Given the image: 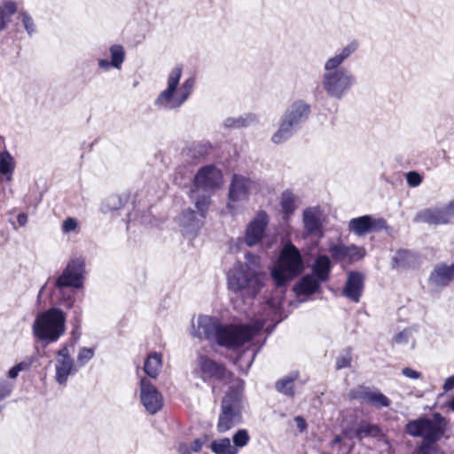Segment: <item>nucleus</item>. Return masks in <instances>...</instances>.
<instances>
[{
    "label": "nucleus",
    "mask_w": 454,
    "mask_h": 454,
    "mask_svg": "<svg viewBox=\"0 0 454 454\" xmlns=\"http://www.w3.org/2000/svg\"><path fill=\"white\" fill-rule=\"evenodd\" d=\"M358 48V41L352 40L334 55L328 58L324 63L321 87L330 98L342 100L356 84V76L350 70L342 67L341 65L348 59Z\"/></svg>",
    "instance_id": "1"
},
{
    "label": "nucleus",
    "mask_w": 454,
    "mask_h": 454,
    "mask_svg": "<svg viewBox=\"0 0 454 454\" xmlns=\"http://www.w3.org/2000/svg\"><path fill=\"white\" fill-rule=\"evenodd\" d=\"M182 71L183 68L179 65L170 71L167 81L168 86L155 99V107L165 111L176 110L189 98L195 86V79L193 77L187 78L177 90Z\"/></svg>",
    "instance_id": "2"
},
{
    "label": "nucleus",
    "mask_w": 454,
    "mask_h": 454,
    "mask_svg": "<svg viewBox=\"0 0 454 454\" xmlns=\"http://www.w3.org/2000/svg\"><path fill=\"white\" fill-rule=\"evenodd\" d=\"M311 112L310 104L304 99L294 100L282 114L278 128L271 137L272 143L280 145L289 140L308 121Z\"/></svg>",
    "instance_id": "3"
},
{
    "label": "nucleus",
    "mask_w": 454,
    "mask_h": 454,
    "mask_svg": "<svg viewBox=\"0 0 454 454\" xmlns=\"http://www.w3.org/2000/svg\"><path fill=\"white\" fill-rule=\"evenodd\" d=\"M244 382L239 380L231 386L221 402V410L216 424L219 434H225L243 421Z\"/></svg>",
    "instance_id": "4"
},
{
    "label": "nucleus",
    "mask_w": 454,
    "mask_h": 454,
    "mask_svg": "<svg viewBox=\"0 0 454 454\" xmlns=\"http://www.w3.org/2000/svg\"><path fill=\"white\" fill-rule=\"evenodd\" d=\"M66 313L59 308H50L39 313L33 323L32 332L43 348L54 343L66 332Z\"/></svg>",
    "instance_id": "5"
},
{
    "label": "nucleus",
    "mask_w": 454,
    "mask_h": 454,
    "mask_svg": "<svg viewBox=\"0 0 454 454\" xmlns=\"http://www.w3.org/2000/svg\"><path fill=\"white\" fill-rule=\"evenodd\" d=\"M266 278L263 271H254L238 262L227 272V286L235 294L254 298L264 286Z\"/></svg>",
    "instance_id": "6"
},
{
    "label": "nucleus",
    "mask_w": 454,
    "mask_h": 454,
    "mask_svg": "<svg viewBox=\"0 0 454 454\" xmlns=\"http://www.w3.org/2000/svg\"><path fill=\"white\" fill-rule=\"evenodd\" d=\"M303 260L299 249L291 242L282 248L270 276L278 287L285 286L303 271Z\"/></svg>",
    "instance_id": "7"
},
{
    "label": "nucleus",
    "mask_w": 454,
    "mask_h": 454,
    "mask_svg": "<svg viewBox=\"0 0 454 454\" xmlns=\"http://www.w3.org/2000/svg\"><path fill=\"white\" fill-rule=\"evenodd\" d=\"M447 426L446 419L441 413L434 412L432 419L422 416L410 420L405 425V432L412 437H421L436 444L443 437Z\"/></svg>",
    "instance_id": "8"
},
{
    "label": "nucleus",
    "mask_w": 454,
    "mask_h": 454,
    "mask_svg": "<svg viewBox=\"0 0 454 454\" xmlns=\"http://www.w3.org/2000/svg\"><path fill=\"white\" fill-rule=\"evenodd\" d=\"M194 206L196 210L187 208L182 212L178 223L184 236L194 239L204 224L210 204L209 194H200L196 198Z\"/></svg>",
    "instance_id": "9"
},
{
    "label": "nucleus",
    "mask_w": 454,
    "mask_h": 454,
    "mask_svg": "<svg viewBox=\"0 0 454 454\" xmlns=\"http://www.w3.org/2000/svg\"><path fill=\"white\" fill-rule=\"evenodd\" d=\"M260 329L248 325H221L215 342L227 349H237L253 340Z\"/></svg>",
    "instance_id": "10"
},
{
    "label": "nucleus",
    "mask_w": 454,
    "mask_h": 454,
    "mask_svg": "<svg viewBox=\"0 0 454 454\" xmlns=\"http://www.w3.org/2000/svg\"><path fill=\"white\" fill-rule=\"evenodd\" d=\"M223 184V173L215 165L209 164L201 167L193 178V187L191 190L192 198H196L202 190V194H209Z\"/></svg>",
    "instance_id": "11"
},
{
    "label": "nucleus",
    "mask_w": 454,
    "mask_h": 454,
    "mask_svg": "<svg viewBox=\"0 0 454 454\" xmlns=\"http://www.w3.org/2000/svg\"><path fill=\"white\" fill-rule=\"evenodd\" d=\"M454 220V200L442 207L423 208L413 217L415 223H427L429 225H446Z\"/></svg>",
    "instance_id": "12"
},
{
    "label": "nucleus",
    "mask_w": 454,
    "mask_h": 454,
    "mask_svg": "<svg viewBox=\"0 0 454 454\" xmlns=\"http://www.w3.org/2000/svg\"><path fill=\"white\" fill-rule=\"evenodd\" d=\"M85 263L81 258H74L68 262L61 274L55 281V287L62 289L72 287L80 289L83 286Z\"/></svg>",
    "instance_id": "13"
},
{
    "label": "nucleus",
    "mask_w": 454,
    "mask_h": 454,
    "mask_svg": "<svg viewBox=\"0 0 454 454\" xmlns=\"http://www.w3.org/2000/svg\"><path fill=\"white\" fill-rule=\"evenodd\" d=\"M197 362L199 369L192 371V374H200L204 382H208L209 380L222 381L225 380L228 372L223 364L217 363L204 355H200Z\"/></svg>",
    "instance_id": "14"
},
{
    "label": "nucleus",
    "mask_w": 454,
    "mask_h": 454,
    "mask_svg": "<svg viewBox=\"0 0 454 454\" xmlns=\"http://www.w3.org/2000/svg\"><path fill=\"white\" fill-rule=\"evenodd\" d=\"M140 399L145 410L150 414L157 413L163 406L161 394L149 379L140 380Z\"/></svg>",
    "instance_id": "15"
},
{
    "label": "nucleus",
    "mask_w": 454,
    "mask_h": 454,
    "mask_svg": "<svg viewBox=\"0 0 454 454\" xmlns=\"http://www.w3.org/2000/svg\"><path fill=\"white\" fill-rule=\"evenodd\" d=\"M349 396L352 399L370 404L376 409L389 407L391 404V401L387 395L378 389H372L366 386H359L357 388L352 389Z\"/></svg>",
    "instance_id": "16"
},
{
    "label": "nucleus",
    "mask_w": 454,
    "mask_h": 454,
    "mask_svg": "<svg viewBox=\"0 0 454 454\" xmlns=\"http://www.w3.org/2000/svg\"><path fill=\"white\" fill-rule=\"evenodd\" d=\"M268 223V214L263 210L259 211L247 226L245 233L247 246L252 247L262 241Z\"/></svg>",
    "instance_id": "17"
},
{
    "label": "nucleus",
    "mask_w": 454,
    "mask_h": 454,
    "mask_svg": "<svg viewBox=\"0 0 454 454\" xmlns=\"http://www.w3.org/2000/svg\"><path fill=\"white\" fill-rule=\"evenodd\" d=\"M329 253L335 262H347L352 264L364 256L362 247L355 245L346 246L341 243H332L329 246Z\"/></svg>",
    "instance_id": "18"
},
{
    "label": "nucleus",
    "mask_w": 454,
    "mask_h": 454,
    "mask_svg": "<svg viewBox=\"0 0 454 454\" xmlns=\"http://www.w3.org/2000/svg\"><path fill=\"white\" fill-rule=\"evenodd\" d=\"M221 325V323L215 320L213 317L201 315L199 316L197 319V325L192 324L191 334L194 338L215 341L218 334L217 332Z\"/></svg>",
    "instance_id": "19"
},
{
    "label": "nucleus",
    "mask_w": 454,
    "mask_h": 454,
    "mask_svg": "<svg viewBox=\"0 0 454 454\" xmlns=\"http://www.w3.org/2000/svg\"><path fill=\"white\" fill-rule=\"evenodd\" d=\"M55 369L56 381L60 385L65 384L74 369V361L70 356L68 346L67 344L63 345L57 351Z\"/></svg>",
    "instance_id": "20"
},
{
    "label": "nucleus",
    "mask_w": 454,
    "mask_h": 454,
    "mask_svg": "<svg viewBox=\"0 0 454 454\" xmlns=\"http://www.w3.org/2000/svg\"><path fill=\"white\" fill-rule=\"evenodd\" d=\"M364 288V275L359 271L349 270L342 290V295L353 302H359Z\"/></svg>",
    "instance_id": "21"
},
{
    "label": "nucleus",
    "mask_w": 454,
    "mask_h": 454,
    "mask_svg": "<svg viewBox=\"0 0 454 454\" xmlns=\"http://www.w3.org/2000/svg\"><path fill=\"white\" fill-rule=\"evenodd\" d=\"M252 181L242 176L234 174L229 187L228 197L232 202L244 201L248 199Z\"/></svg>",
    "instance_id": "22"
},
{
    "label": "nucleus",
    "mask_w": 454,
    "mask_h": 454,
    "mask_svg": "<svg viewBox=\"0 0 454 454\" xmlns=\"http://www.w3.org/2000/svg\"><path fill=\"white\" fill-rule=\"evenodd\" d=\"M429 283L438 287H445L454 280V264L440 263L434 266L429 276Z\"/></svg>",
    "instance_id": "23"
},
{
    "label": "nucleus",
    "mask_w": 454,
    "mask_h": 454,
    "mask_svg": "<svg viewBox=\"0 0 454 454\" xmlns=\"http://www.w3.org/2000/svg\"><path fill=\"white\" fill-rule=\"evenodd\" d=\"M302 222L307 234L323 235L320 210L317 207L305 208L302 213Z\"/></svg>",
    "instance_id": "24"
},
{
    "label": "nucleus",
    "mask_w": 454,
    "mask_h": 454,
    "mask_svg": "<svg viewBox=\"0 0 454 454\" xmlns=\"http://www.w3.org/2000/svg\"><path fill=\"white\" fill-rule=\"evenodd\" d=\"M354 437L359 441L365 438H374L378 441L385 439L383 430L376 424H372L366 420H361L354 430Z\"/></svg>",
    "instance_id": "25"
},
{
    "label": "nucleus",
    "mask_w": 454,
    "mask_h": 454,
    "mask_svg": "<svg viewBox=\"0 0 454 454\" xmlns=\"http://www.w3.org/2000/svg\"><path fill=\"white\" fill-rule=\"evenodd\" d=\"M332 263L330 258L325 255H318L311 267V276L319 281L326 282L330 278Z\"/></svg>",
    "instance_id": "26"
},
{
    "label": "nucleus",
    "mask_w": 454,
    "mask_h": 454,
    "mask_svg": "<svg viewBox=\"0 0 454 454\" xmlns=\"http://www.w3.org/2000/svg\"><path fill=\"white\" fill-rule=\"evenodd\" d=\"M321 281L311 275L303 276L294 287L297 295H311L320 290Z\"/></svg>",
    "instance_id": "27"
},
{
    "label": "nucleus",
    "mask_w": 454,
    "mask_h": 454,
    "mask_svg": "<svg viewBox=\"0 0 454 454\" xmlns=\"http://www.w3.org/2000/svg\"><path fill=\"white\" fill-rule=\"evenodd\" d=\"M298 378V372H292L288 375L284 376L276 382V390L286 396L294 397L295 395L294 381Z\"/></svg>",
    "instance_id": "28"
},
{
    "label": "nucleus",
    "mask_w": 454,
    "mask_h": 454,
    "mask_svg": "<svg viewBox=\"0 0 454 454\" xmlns=\"http://www.w3.org/2000/svg\"><path fill=\"white\" fill-rule=\"evenodd\" d=\"M129 200V194H112L108 196L100 206V211L104 214L116 211L121 208Z\"/></svg>",
    "instance_id": "29"
},
{
    "label": "nucleus",
    "mask_w": 454,
    "mask_h": 454,
    "mask_svg": "<svg viewBox=\"0 0 454 454\" xmlns=\"http://www.w3.org/2000/svg\"><path fill=\"white\" fill-rule=\"evenodd\" d=\"M371 227L370 215H364L359 217L352 218L348 222V230L359 237L370 233Z\"/></svg>",
    "instance_id": "30"
},
{
    "label": "nucleus",
    "mask_w": 454,
    "mask_h": 454,
    "mask_svg": "<svg viewBox=\"0 0 454 454\" xmlns=\"http://www.w3.org/2000/svg\"><path fill=\"white\" fill-rule=\"evenodd\" d=\"M17 10V3L12 0L5 1L0 5V33L6 28Z\"/></svg>",
    "instance_id": "31"
},
{
    "label": "nucleus",
    "mask_w": 454,
    "mask_h": 454,
    "mask_svg": "<svg viewBox=\"0 0 454 454\" xmlns=\"http://www.w3.org/2000/svg\"><path fill=\"white\" fill-rule=\"evenodd\" d=\"M209 449L214 454H239L228 437L213 440L209 444Z\"/></svg>",
    "instance_id": "32"
},
{
    "label": "nucleus",
    "mask_w": 454,
    "mask_h": 454,
    "mask_svg": "<svg viewBox=\"0 0 454 454\" xmlns=\"http://www.w3.org/2000/svg\"><path fill=\"white\" fill-rule=\"evenodd\" d=\"M161 364V355L160 353L153 352L145 359L144 371L150 378L155 379L160 373Z\"/></svg>",
    "instance_id": "33"
},
{
    "label": "nucleus",
    "mask_w": 454,
    "mask_h": 454,
    "mask_svg": "<svg viewBox=\"0 0 454 454\" xmlns=\"http://www.w3.org/2000/svg\"><path fill=\"white\" fill-rule=\"evenodd\" d=\"M15 169V161L9 151L0 152V174L7 176V180H11V176Z\"/></svg>",
    "instance_id": "34"
},
{
    "label": "nucleus",
    "mask_w": 454,
    "mask_h": 454,
    "mask_svg": "<svg viewBox=\"0 0 454 454\" xmlns=\"http://www.w3.org/2000/svg\"><path fill=\"white\" fill-rule=\"evenodd\" d=\"M296 196L290 190H286L281 194V210L287 217L293 215L296 209Z\"/></svg>",
    "instance_id": "35"
},
{
    "label": "nucleus",
    "mask_w": 454,
    "mask_h": 454,
    "mask_svg": "<svg viewBox=\"0 0 454 454\" xmlns=\"http://www.w3.org/2000/svg\"><path fill=\"white\" fill-rule=\"evenodd\" d=\"M109 52L111 57L110 60L114 64V68L121 70L126 57L124 47L121 44H113L109 48Z\"/></svg>",
    "instance_id": "36"
},
{
    "label": "nucleus",
    "mask_w": 454,
    "mask_h": 454,
    "mask_svg": "<svg viewBox=\"0 0 454 454\" xmlns=\"http://www.w3.org/2000/svg\"><path fill=\"white\" fill-rule=\"evenodd\" d=\"M254 120L252 115L239 116L237 118L228 117L224 121V127L226 128H241L249 126Z\"/></svg>",
    "instance_id": "37"
},
{
    "label": "nucleus",
    "mask_w": 454,
    "mask_h": 454,
    "mask_svg": "<svg viewBox=\"0 0 454 454\" xmlns=\"http://www.w3.org/2000/svg\"><path fill=\"white\" fill-rule=\"evenodd\" d=\"M250 441V435L248 431L245 428L237 430L232 435V446L239 451V449L244 448L248 444Z\"/></svg>",
    "instance_id": "38"
},
{
    "label": "nucleus",
    "mask_w": 454,
    "mask_h": 454,
    "mask_svg": "<svg viewBox=\"0 0 454 454\" xmlns=\"http://www.w3.org/2000/svg\"><path fill=\"white\" fill-rule=\"evenodd\" d=\"M412 254L409 250L401 249L398 250L395 254V255L393 257V267H402L406 268L410 266V259L411 258Z\"/></svg>",
    "instance_id": "39"
},
{
    "label": "nucleus",
    "mask_w": 454,
    "mask_h": 454,
    "mask_svg": "<svg viewBox=\"0 0 454 454\" xmlns=\"http://www.w3.org/2000/svg\"><path fill=\"white\" fill-rule=\"evenodd\" d=\"M19 17L23 24L24 28L29 35H32L35 32V24L33 18L27 11H20Z\"/></svg>",
    "instance_id": "40"
},
{
    "label": "nucleus",
    "mask_w": 454,
    "mask_h": 454,
    "mask_svg": "<svg viewBox=\"0 0 454 454\" xmlns=\"http://www.w3.org/2000/svg\"><path fill=\"white\" fill-rule=\"evenodd\" d=\"M95 355L94 348H81L77 355V363L80 366L85 365Z\"/></svg>",
    "instance_id": "41"
},
{
    "label": "nucleus",
    "mask_w": 454,
    "mask_h": 454,
    "mask_svg": "<svg viewBox=\"0 0 454 454\" xmlns=\"http://www.w3.org/2000/svg\"><path fill=\"white\" fill-rule=\"evenodd\" d=\"M246 262L244 263L241 262V266H247L249 270L254 271H261L259 270L260 267V257L254 254L247 253L245 255Z\"/></svg>",
    "instance_id": "42"
},
{
    "label": "nucleus",
    "mask_w": 454,
    "mask_h": 454,
    "mask_svg": "<svg viewBox=\"0 0 454 454\" xmlns=\"http://www.w3.org/2000/svg\"><path fill=\"white\" fill-rule=\"evenodd\" d=\"M351 353L349 350H346L345 353L340 355L336 358L335 368L336 370H341L345 368H349L351 366Z\"/></svg>",
    "instance_id": "43"
},
{
    "label": "nucleus",
    "mask_w": 454,
    "mask_h": 454,
    "mask_svg": "<svg viewBox=\"0 0 454 454\" xmlns=\"http://www.w3.org/2000/svg\"><path fill=\"white\" fill-rule=\"evenodd\" d=\"M13 389V384L7 380H0V401L8 397Z\"/></svg>",
    "instance_id": "44"
},
{
    "label": "nucleus",
    "mask_w": 454,
    "mask_h": 454,
    "mask_svg": "<svg viewBox=\"0 0 454 454\" xmlns=\"http://www.w3.org/2000/svg\"><path fill=\"white\" fill-rule=\"evenodd\" d=\"M422 176L416 171H410L406 174V182L411 187H417L422 183Z\"/></svg>",
    "instance_id": "45"
},
{
    "label": "nucleus",
    "mask_w": 454,
    "mask_h": 454,
    "mask_svg": "<svg viewBox=\"0 0 454 454\" xmlns=\"http://www.w3.org/2000/svg\"><path fill=\"white\" fill-rule=\"evenodd\" d=\"M70 323L73 326V333L80 330L82 324V311L80 309L76 308L73 310V317Z\"/></svg>",
    "instance_id": "46"
},
{
    "label": "nucleus",
    "mask_w": 454,
    "mask_h": 454,
    "mask_svg": "<svg viewBox=\"0 0 454 454\" xmlns=\"http://www.w3.org/2000/svg\"><path fill=\"white\" fill-rule=\"evenodd\" d=\"M371 232L379 231L387 228V221L383 218H373L371 215Z\"/></svg>",
    "instance_id": "47"
},
{
    "label": "nucleus",
    "mask_w": 454,
    "mask_h": 454,
    "mask_svg": "<svg viewBox=\"0 0 454 454\" xmlns=\"http://www.w3.org/2000/svg\"><path fill=\"white\" fill-rule=\"evenodd\" d=\"M435 450V443L422 440L420 445L418 447L417 454H432Z\"/></svg>",
    "instance_id": "48"
},
{
    "label": "nucleus",
    "mask_w": 454,
    "mask_h": 454,
    "mask_svg": "<svg viewBox=\"0 0 454 454\" xmlns=\"http://www.w3.org/2000/svg\"><path fill=\"white\" fill-rule=\"evenodd\" d=\"M27 366H28V364H26L25 362H20V363L15 364L8 371V377L12 380L16 379L18 377L20 372H21Z\"/></svg>",
    "instance_id": "49"
},
{
    "label": "nucleus",
    "mask_w": 454,
    "mask_h": 454,
    "mask_svg": "<svg viewBox=\"0 0 454 454\" xmlns=\"http://www.w3.org/2000/svg\"><path fill=\"white\" fill-rule=\"evenodd\" d=\"M77 227V221L73 217L67 218L62 223V231L68 233L74 231Z\"/></svg>",
    "instance_id": "50"
},
{
    "label": "nucleus",
    "mask_w": 454,
    "mask_h": 454,
    "mask_svg": "<svg viewBox=\"0 0 454 454\" xmlns=\"http://www.w3.org/2000/svg\"><path fill=\"white\" fill-rule=\"evenodd\" d=\"M410 332L407 329L401 331L395 335L393 341L396 344H406L409 341Z\"/></svg>",
    "instance_id": "51"
},
{
    "label": "nucleus",
    "mask_w": 454,
    "mask_h": 454,
    "mask_svg": "<svg viewBox=\"0 0 454 454\" xmlns=\"http://www.w3.org/2000/svg\"><path fill=\"white\" fill-rule=\"evenodd\" d=\"M207 441V436H203L200 438L195 439L192 443L191 447H189L190 450L194 452H199L202 449L203 445L205 444Z\"/></svg>",
    "instance_id": "52"
},
{
    "label": "nucleus",
    "mask_w": 454,
    "mask_h": 454,
    "mask_svg": "<svg viewBox=\"0 0 454 454\" xmlns=\"http://www.w3.org/2000/svg\"><path fill=\"white\" fill-rule=\"evenodd\" d=\"M402 374L410 379H419L420 377V372L410 368L405 367L402 370Z\"/></svg>",
    "instance_id": "53"
},
{
    "label": "nucleus",
    "mask_w": 454,
    "mask_h": 454,
    "mask_svg": "<svg viewBox=\"0 0 454 454\" xmlns=\"http://www.w3.org/2000/svg\"><path fill=\"white\" fill-rule=\"evenodd\" d=\"M98 66L103 71H108L111 67H114V64L107 59H99L98 60Z\"/></svg>",
    "instance_id": "54"
},
{
    "label": "nucleus",
    "mask_w": 454,
    "mask_h": 454,
    "mask_svg": "<svg viewBox=\"0 0 454 454\" xmlns=\"http://www.w3.org/2000/svg\"><path fill=\"white\" fill-rule=\"evenodd\" d=\"M294 421L296 424L297 428L300 432H303L307 428V422L301 416H296L294 418Z\"/></svg>",
    "instance_id": "55"
},
{
    "label": "nucleus",
    "mask_w": 454,
    "mask_h": 454,
    "mask_svg": "<svg viewBox=\"0 0 454 454\" xmlns=\"http://www.w3.org/2000/svg\"><path fill=\"white\" fill-rule=\"evenodd\" d=\"M191 152L193 153V156H195L196 153H199L200 155H204L207 153V145H197L192 149H191Z\"/></svg>",
    "instance_id": "56"
},
{
    "label": "nucleus",
    "mask_w": 454,
    "mask_h": 454,
    "mask_svg": "<svg viewBox=\"0 0 454 454\" xmlns=\"http://www.w3.org/2000/svg\"><path fill=\"white\" fill-rule=\"evenodd\" d=\"M62 298L65 300V306L67 309L73 308L74 302V297L73 294H68L66 296V294L62 293Z\"/></svg>",
    "instance_id": "57"
},
{
    "label": "nucleus",
    "mask_w": 454,
    "mask_h": 454,
    "mask_svg": "<svg viewBox=\"0 0 454 454\" xmlns=\"http://www.w3.org/2000/svg\"><path fill=\"white\" fill-rule=\"evenodd\" d=\"M454 388V375L447 378V380L444 382L443 389L444 391L448 392Z\"/></svg>",
    "instance_id": "58"
},
{
    "label": "nucleus",
    "mask_w": 454,
    "mask_h": 454,
    "mask_svg": "<svg viewBox=\"0 0 454 454\" xmlns=\"http://www.w3.org/2000/svg\"><path fill=\"white\" fill-rule=\"evenodd\" d=\"M17 222L20 226H25L27 223V215L25 213H20L17 215Z\"/></svg>",
    "instance_id": "59"
},
{
    "label": "nucleus",
    "mask_w": 454,
    "mask_h": 454,
    "mask_svg": "<svg viewBox=\"0 0 454 454\" xmlns=\"http://www.w3.org/2000/svg\"><path fill=\"white\" fill-rule=\"evenodd\" d=\"M178 451H179V454H192L189 447L184 442L179 444Z\"/></svg>",
    "instance_id": "60"
},
{
    "label": "nucleus",
    "mask_w": 454,
    "mask_h": 454,
    "mask_svg": "<svg viewBox=\"0 0 454 454\" xmlns=\"http://www.w3.org/2000/svg\"><path fill=\"white\" fill-rule=\"evenodd\" d=\"M449 407L454 411V397L450 401Z\"/></svg>",
    "instance_id": "61"
},
{
    "label": "nucleus",
    "mask_w": 454,
    "mask_h": 454,
    "mask_svg": "<svg viewBox=\"0 0 454 454\" xmlns=\"http://www.w3.org/2000/svg\"><path fill=\"white\" fill-rule=\"evenodd\" d=\"M340 436H336L333 440V443H338L340 442Z\"/></svg>",
    "instance_id": "62"
},
{
    "label": "nucleus",
    "mask_w": 454,
    "mask_h": 454,
    "mask_svg": "<svg viewBox=\"0 0 454 454\" xmlns=\"http://www.w3.org/2000/svg\"><path fill=\"white\" fill-rule=\"evenodd\" d=\"M43 289H44V286L41 287L39 294H38V298H40V296L42 295Z\"/></svg>",
    "instance_id": "63"
},
{
    "label": "nucleus",
    "mask_w": 454,
    "mask_h": 454,
    "mask_svg": "<svg viewBox=\"0 0 454 454\" xmlns=\"http://www.w3.org/2000/svg\"><path fill=\"white\" fill-rule=\"evenodd\" d=\"M3 406L0 405V413L2 412Z\"/></svg>",
    "instance_id": "64"
}]
</instances>
